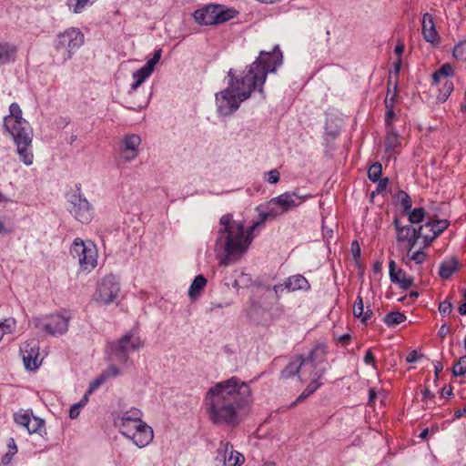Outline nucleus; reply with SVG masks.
I'll return each instance as SVG.
<instances>
[{
    "instance_id": "40",
    "label": "nucleus",
    "mask_w": 466,
    "mask_h": 466,
    "mask_svg": "<svg viewBox=\"0 0 466 466\" xmlns=\"http://www.w3.org/2000/svg\"><path fill=\"white\" fill-rule=\"evenodd\" d=\"M32 417H33V414H32V412H29V411H25L24 413L16 412L14 415V420H15V423H17L18 425L23 426L24 428L26 429V427H28L29 421Z\"/></svg>"
},
{
    "instance_id": "20",
    "label": "nucleus",
    "mask_w": 466,
    "mask_h": 466,
    "mask_svg": "<svg viewBox=\"0 0 466 466\" xmlns=\"http://www.w3.org/2000/svg\"><path fill=\"white\" fill-rule=\"evenodd\" d=\"M125 437L131 440L137 447L143 448L153 440V430L145 422L138 424L130 433Z\"/></svg>"
},
{
    "instance_id": "46",
    "label": "nucleus",
    "mask_w": 466,
    "mask_h": 466,
    "mask_svg": "<svg viewBox=\"0 0 466 466\" xmlns=\"http://www.w3.org/2000/svg\"><path fill=\"white\" fill-rule=\"evenodd\" d=\"M266 289L269 290V289H271V288L267 287ZM272 290L274 291L276 298L279 299L280 298L281 294L283 293V291L287 290L286 282H284L283 284H278V285L273 286Z\"/></svg>"
},
{
    "instance_id": "56",
    "label": "nucleus",
    "mask_w": 466,
    "mask_h": 466,
    "mask_svg": "<svg viewBox=\"0 0 466 466\" xmlns=\"http://www.w3.org/2000/svg\"><path fill=\"white\" fill-rule=\"evenodd\" d=\"M378 181H379V183H378V187H377V192L380 193V192L386 190L388 184H389L388 177L379 179Z\"/></svg>"
},
{
    "instance_id": "57",
    "label": "nucleus",
    "mask_w": 466,
    "mask_h": 466,
    "mask_svg": "<svg viewBox=\"0 0 466 466\" xmlns=\"http://www.w3.org/2000/svg\"><path fill=\"white\" fill-rule=\"evenodd\" d=\"M103 373H107L108 379H109L111 377L117 376L120 372H119V369L117 367L110 366L107 370H104Z\"/></svg>"
},
{
    "instance_id": "43",
    "label": "nucleus",
    "mask_w": 466,
    "mask_h": 466,
    "mask_svg": "<svg viewBox=\"0 0 466 466\" xmlns=\"http://www.w3.org/2000/svg\"><path fill=\"white\" fill-rule=\"evenodd\" d=\"M108 380L107 373H101L97 376L89 385L87 394L93 393L98 387L105 383Z\"/></svg>"
},
{
    "instance_id": "59",
    "label": "nucleus",
    "mask_w": 466,
    "mask_h": 466,
    "mask_svg": "<svg viewBox=\"0 0 466 466\" xmlns=\"http://www.w3.org/2000/svg\"><path fill=\"white\" fill-rule=\"evenodd\" d=\"M450 326L447 325V324H443L441 326V328L439 329L438 330V335L441 337V338H444L449 332H450Z\"/></svg>"
},
{
    "instance_id": "23",
    "label": "nucleus",
    "mask_w": 466,
    "mask_h": 466,
    "mask_svg": "<svg viewBox=\"0 0 466 466\" xmlns=\"http://www.w3.org/2000/svg\"><path fill=\"white\" fill-rule=\"evenodd\" d=\"M422 35L425 41L437 45L439 44V34L435 28L433 17L429 13H425L421 21Z\"/></svg>"
},
{
    "instance_id": "8",
    "label": "nucleus",
    "mask_w": 466,
    "mask_h": 466,
    "mask_svg": "<svg viewBox=\"0 0 466 466\" xmlns=\"http://www.w3.org/2000/svg\"><path fill=\"white\" fill-rule=\"evenodd\" d=\"M31 323L35 328L50 336L58 337L68 330L69 317L56 313L43 317H35Z\"/></svg>"
},
{
    "instance_id": "39",
    "label": "nucleus",
    "mask_w": 466,
    "mask_h": 466,
    "mask_svg": "<svg viewBox=\"0 0 466 466\" xmlns=\"http://www.w3.org/2000/svg\"><path fill=\"white\" fill-rule=\"evenodd\" d=\"M397 198L400 207L403 208L404 213L408 212L411 208V198L405 191H400L397 195Z\"/></svg>"
},
{
    "instance_id": "29",
    "label": "nucleus",
    "mask_w": 466,
    "mask_h": 466,
    "mask_svg": "<svg viewBox=\"0 0 466 466\" xmlns=\"http://www.w3.org/2000/svg\"><path fill=\"white\" fill-rule=\"evenodd\" d=\"M458 268V260L456 258H451L443 261L440 266L439 274L441 278L448 279L456 271Z\"/></svg>"
},
{
    "instance_id": "26",
    "label": "nucleus",
    "mask_w": 466,
    "mask_h": 466,
    "mask_svg": "<svg viewBox=\"0 0 466 466\" xmlns=\"http://www.w3.org/2000/svg\"><path fill=\"white\" fill-rule=\"evenodd\" d=\"M278 216V211L275 209L274 206L270 205V200L268 203V210L259 212V219L254 222L249 227V233H253L256 229L264 227V223L268 218L273 219Z\"/></svg>"
},
{
    "instance_id": "33",
    "label": "nucleus",
    "mask_w": 466,
    "mask_h": 466,
    "mask_svg": "<svg viewBox=\"0 0 466 466\" xmlns=\"http://www.w3.org/2000/svg\"><path fill=\"white\" fill-rule=\"evenodd\" d=\"M405 320H406V316L403 313L399 312V311L390 312L384 317V322L390 327H393L398 324H400V323L404 322Z\"/></svg>"
},
{
    "instance_id": "16",
    "label": "nucleus",
    "mask_w": 466,
    "mask_h": 466,
    "mask_svg": "<svg viewBox=\"0 0 466 466\" xmlns=\"http://www.w3.org/2000/svg\"><path fill=\"white\" fill-rule=\"evenodd\" d=\"M9 112L10 115L4 119V126L10 135L22 132V128L30 127L29 123L22 117V110L18 104L12 103Z\"/></svg>"
},
{
    "instance_id": "53",
    "label": "nucleus",
    "mask_w": 466,
    "mask_h": 466,
    "mask_svg": "<svg viewBox=\"0 0 466 466\" xmlns=\"http://www.w3.org/2000/svg\"><path fill=\"white\" fill-rule=\"evenodd\" d=\"M17 451L15 444H14V451H9L6 454H5L2 458V462L5 465H7L10 463L13 455Z\"/></svg>"
},
{
    "instance_id": "28",
    "label": "nucleus",
    "mask_w": 466,
    "mask_h": 466,
    "mask_svg": "<svg viewBox=\"0 0 466 466\" xmlns=\"http://www.w3.org/2000/svg\"><path fill=\"white\" fill-rule=\"evenodd\" d=\"M16 51V47L14 45L0 43V66L14 61Z\"/></svg>"
},
{
    "instance_id": "38",
    "label": "nucleus",
    "mask_w": 466,
    "mask_h": 466,
    "mask_svg": "<svg viewBox=\"0 0 466 466\" xmlns=\"http://www.w3.org/2000/svg\"><path fill=\"white\" fill-rule=\"evenodd\" d=\"M96 0H68V6L74 13L77 14L89 4H93Z\"/></svg>"
},
{
    "instance_id": "5",
    "label": "nucleus",
    "mask_w": 466,
    "mask_h": 466,
    "mask_svg": "<svg viewBox=\"0 0 466 466\" xmlns=\"http://www.w3.org/2000/svg\"><path fill=\"white\" fill-rule=\"evenodd\" d=\"M83 33L76 27H71L57 35L54 42V62L65 64L84 44Z\"/></svg>"
},
{
    "instance_id": "31",
    "label": "nucleus",
    "mask_w": 466,
    "mask_h": 466,
    "mask_svg": "<svg viewBox=\"0 0 466 466\" xmlns=\"http://www.w3.org/2000/svg\"><path fill=\"white\" fill-rule=\"evenodd\" d=\"M396 85L394 86V92L391 96V97L389 99V97L387 96L384 103H385V106L387 108V111H386V115H385V124H386V127L389 128V129H393L392 128V119L395 116L394 114V111H393V101H394V98L397 95V91H396Z\"/></svg>"
},
{
    "instance_id": "64",
    "label": "nucleus",
    "mask_w": 466,
    "mask_h": 466,
    "mask_svg": "<svg viewBox=\"0 0 466 466\" xmlns=\"http://www.w3.org/2000/svg\"><path fill=\"white\" fill-rule=\"evenodd\" d=\"M373 315V311L371 309H367L365 312H363L361 319L362 322H366L368 319H370Z\"/></svg>"
},
{
    "instance_id": "24",
    "label": "nucleus",
    "mask_w": 466,
    "mask_h": 466,
    "mask_svg": "<svg viewBox=\"0 0 466 466\" xmlns=\"http://www.w3.org/2000/svg\"><path fill=\"white\" fill-rule=\"evenodd\" d=\"M400 136L394 129H389L385 137V155L387 158L395 157L400 153Z\"/></svg>"
},
{
    "instance_id": "27",
    "label": "nucleus",
    "mask_w": 466,
    "mask_h": 466,
    "mask_svg": "<svg viewBox=\"0 0 466 466\" xmlns=\"http://www.w3.org/2000/svg\"><path fill=\"white\" fill-rule=\"evenodd\" d=\"M453 76V66L451 64L446 63L432 74V81L434 85L441 86L442 81L450 80L449 77H451Z\"/></svg>"
},
{
    "instance_id": "41",
    "label": "nucleus",
    "mask_w": 466,
    "mask_h": 466,
    "mask_svg": "<svg viewBox=\"0 0 466 466\" xmlns=\"http://www.w3.org/2000/svg\"><path fill=\"white\" fill-rule=\"evenodd\" d=\"M452 373L454 376H462L466 373V355L461 356L453 365Z\"/></svg>"
},
{
    "instance_id": "3",
    "label": "nucleus",
    "mask_w": 466,
    "mask_h": 466,
    "mask_svg": "<svg viewBox=\"0 0 466 466\" xmlns=\"http://www.w3.org/2000/svg\"><path fill=\"white\" fill-rule=\"evenodd\" d=\"M325 353V347L318 345L310 350L307 357L297 356L282 370L280 376L283 379L297 376L301 382L310 380L291 406L305 400L321 385L319 380L325 372V369L319 366L323 362Z\"/></svg>"
},
{
    "instance_id": "7",
    "label": "nucleus",
    "mask_w": 466,
    "mask_h": 466,
    "mask_svg": "<svg viewBox=\"0 0 466 466\" xmlns=\"http://www.w3.org/2000/svg\"><path fill=\"white\" fill-rule=\"evenodd\" d=\"M70 253L76 258L82 270L91 271L97 265V250L91 242H84L81 238L74 239L70 248Z\"/></svg>"
},
{
    "instance_id": "58",
    "label": "nucleus",
    "mask_w": 466,
    "mask_h": 466,
    "mask_svg": "<svg viewBox=\"0 0 466 466\" xmlns=\"http://www.w3.org/2000/svg\"><path fill=\"white\" fill-rule=\"evenodd\" d=\"M127 103L128 104V106H128L129 108H131V109H133V110H137H137H141V109H143L144 107H146V106H147V104H148V100H145L143 103H139V104H137V105H136V104H131V103H129V102H127Z\"/></svg>"
},
{
    "instance_id": "47",
    "label": "nucleus",
    "mask_w": 466,
    "mask_h": 466,
    "mask_svg": "<svg viewBox=\"0 0 466 466\" xmlns=\"http://www.w3.org/2000/svg\"><path fill=\"white\" fill-rule=\"evenodd\" d=\"M279 172L277 169H272L268 172V182L270 184H276L279 181Z\"/></svg>"
},
{
    "instance_id": "18",
    "label": "nucleus",
    "mask_w": 466,
    "mask_h": 466,
    "mask_svg": "<svg viewBox=\"0 0 466 466\" xmlns=\"http://www.w3.org/2000/svg\"><path fill=\"white\" fill-rule=\"evenodd\" d=\"M448 226L449 221L446 219L428 221L423 226H420L419 228L422 231V238L424 240L425 246L431 244L448 228Z\"/></svg>"
},
{
    "instance_id": "13",
    "label": "nucleus",
    "mask_w": 466,
    "mask_h": 466,
    "mask_svg": "<svg viewBox=\"0 0 466 466\" xmlns=\"http://www.w3.org/2000/svg\"><path fill=\"white\" fill-rule=\"evenodd\" d=\"M19 155L20 160L26 166H30L34 161V155L31 150L33 131L31 127L22 128V132L12 134Z\"/></svg>"
},
{
    "instance_id": "60",
    "label": "nucleus",
    "mask_w": 466,
    "mask_h": 466,
    "mask_svg": "<svg viewBox=\"0 0 466 466\" xmlns=\"http://www.w3.org/2000/svg\"><path fill=\"white\" fill-rule=\"evenodd\" d=\"M419 356H418V353L417 351L413 350L411 352H410L407 357H406V361L408 363H413V362H416L417 360H418Z\"/></svg>"
},
{
    "instance_id": "22",
    "label": "nucleus",
    "mask_w": 466,
    "mask_h": 466,
    "mask_svg": "<svg viewBox=\"0 0 466 466\" xmlns=\"http://www.w3.org/2000/svg\"><path fill=\"white\" fill-rule=\"evenodd\" d=\"M389 271L390 281L399 284L400 289L407 290L413 285V279L407 276L403 269L396 270V262L394 260H390Z\"/></svg>"
},
{
    "instance_id": "10",
    "label": "nucleus",
    "mask_w": 466,
    "mask_h": 466,
    "mask_svg": "<svg viewBox=\"0 0 466 466\" xmlns=\"http://www.w3.org/2000/svg\"><path fill=\"white\" fill-rule=\"evenodd\" d=\"M120 291V285L116 278L110 274L105 276L97 284L94 299L96 302L107 305L113 302Z\"/></svg>"
},
{
    "instance_id": "34",
    "label": "nucleus",
    "mask_w": 466,
    "mask_h": 466,
    "mask_svg": "<svg viewBox=\"0 0 466 466\" xmlns=\"http://www.w3.org/2000/svg\"><path fill=\"white\" fill-rule=\"evenodd\" d=\"M416 234H418V229L410 225H407L399 230V233L397 234V239L398 241L410 240V238H413Z\"/></svg>"
},
{
    "instance_id": "35",
    "label": "nucleus",
    "mask_w": 466,
    "mask_h": 466,
    "mask_svg": "<svg viewBox=\"0 0 466 466\" xmlns=\"http://www.w3.org/2000/svg\"><path fill=\"white\" fill-rule=\"evenodd\" d=\"M406 214L408 215L409 221L412 224H416L422 221L425 211L422 208H417L414 209L410 208Z\"/></svg>"
},
{
    "instance_id": "61",
    "label": "nucleus",
    "mask_w": 466,
    "mask_h": 466,
    "mask_svg": "<svg viewBox=\"0 0 466 466\" xmlns=\"http://www.w3.org/2000/svg\"><path fill=\"white\" fill-rule=\"evenodd\" d=\"M441 397H451L452 395V388L451 386H445L441 391Z\"/></svg>"
},
{
    "instance_id": "51",
    "label": "nucleus",
    "mask_w": 466,
    "mask_h": 466,
    "mask_svg": "<svg viewBox=\"0 0 466 466\" xmlns=\"http://www.w3.org/2000/svg\"><path fill=\"white\" fill-rule=\"evenodd\" d=\"M420 238H422V231L419 228L418 234H416L413 238H410V240H406L408 243L409 252L411 251V249L415 247L417 240Z\"/></svg>"
},
{
    "instance_id": "12",
    "label": "nucleus",
    "mask_w": 466,
    "mask_h": 466,
    "mask_svg": "<svg viewBox=\"0 0 466 466\" xmlns=\"http://www.w3.org/2000/svg\"><path fill=\"white\" fill-rule=\"evenodd\" d=\"M310 195H299L297 191H288L270 199V205L278 211V216H282L298 208Z\"/></svg>"
},
{
    "instance_id": "45",
    "label": "nucleus",
    "mask_w": 466,
    "mask_h": 466,
    "mask_svg": "<svg viewBox=\"0 0 466 466\" xmlns=\"http://www.w3.org/2000/svg\"><path fill=\"white\" fill-rule=\"evenodd\" d=\"M452 310V304L450 300L446 299L440 303L439 311L441 316H448Z\"/></svg>"
},
{
    "instance_id": "32",
    "label": "nucleus",
    "mask_w": 466,
    "mask_h": 466,
    "mask_svg": "<svg viewBox=\"0 0 466 466\" xmlns=\"http://www.w3.org/2000/svg\"><path fill=\"white\" fill-rule=\"evenodd\" d=\"M441 85L442 86L439 88V94L437 96V99L439 102L443 103L448 99V97L453 91L454 85H453L452 81H451V80L442 81V83Z\"/></svg>"
},
{
    "instance_id": "21",
    "label": "nucleus",
    "mask_w": 466,
    "mask_h": 466,
    "mask_svg": "<svg viewBox=\"0 0 466 466\" xmlns=\"http://www.w3.org/2000/svg\"><path fill=\"white\" fill-rule=\"evenodd\" d=\"M140 144L141 138L138 135L130 134L126 136L121 144L122 157L127 162L134 160L137 157Z\"/></svg>"
},
{
    "instance_id": "19",
    "label": "nucleus",
    "mask_w": 466,
    "mask_h": 466,
    "mask_svg": "<svg viewBox=\"0 0 466 466\" xmlns=\"http://www.w3.org/2000/svg\"><path fill=\"white\" fill-rule=\"evenodd\" d=\"M217 461L224 466H241L244 462V456L233 450V446L229 442L223 444V448L218 451Z\"/></svg>"
},
{
    "instance_id": "2",
    "label": "nucleus",
    "mask_w": 466,
    "mask_h": 466,
    "mask_svg": "<svg viewBox=\"0 0 466 466\" xmlns=\"http://www.w3.org/2000/svg\"><path fill=\"white\" fill-rule=\"evenodd\" d=\"M252 403L249 385L236 376L212 385L203 400L208 420L216 425L228 426L237 425L240 412Z\"/></svg>"
},
{
    "instance_id": "36",
    "label": "nucleus",
    "mask_w": 466,
    "mask_h": 466,
    "mask_svg": "<svg viewBox=\"0 0 466 466\" xmlns=\"http://www.w3.org/2000/svg\"><path fill=\"white\" fill-rule=\"evenodd\" d=\"M452 56L460 61H466V40L459 42L452 50Z\"/></svg>"
},
{
    "instance_id": "4",
    "label": "nucleus",
    "mask_w": 466,
    "mask_h": 466,
    "mask_svg": "<svg viewBox=\"0 0 466 466\" xmlns=\"http://www.w3.org/2000/svg\"><path fill=\"white\" fill-rule=\"evenodd\" d=\"M252 239L253 233H249V228L245 230L243 222L234 220L230 214L220 218L216 249L223 248L228 255L242 254L248 249Z\"/></svg>"
},
{
    "instance_id": "6",
    "label": "nucleus",
    "mask_w": 466,
    "mask_h": 466,
    "mask_svg": "<svg viewBox=\"0 0 466 466\" xmlns=\"http://www.w3.org/2000/svg\"><path fill=\"white\" fill-rule=\"evenodd\" d=\"M237 11L221 5H208L194 12L195 21L201 25H213L225 23L237 15Z\"/></svg>"
},
{
    "instance_id": "1",
    "label": "nucleus",
    "mask_w": 466,
    "mask_h": 466,
    "mask_svg": "<svg viewBox=\"0 0 466 466\" xmlns=\"http://www.w3.org/2000/svg\"><path fill=\"white\" fill-rule=\"evenodd\" d=\"M282 63V53L276 46L272 52L261 51L258 57L241 74L234 69L228 72V87L216 94L218 112L227 116L236 112L240 104L248 99L251 93H263L268 74L275 72Z\"/></svg>"
},
{
    "instance_id": "54",
    "label": "nucleus",
    "mask_w": 466,
    "mask_h": 466,
    "mask_svg": "<svg viewBox=\"0 0 466 466\" xmlns=\"http://www.w3.org/2000/svg\"><path fill=\"white\" fill-rule=\"evenodd\" d=\"M351 252L355 259L360 257V248L357 240L351 243Z\"/></svg>"
},
{
    "instance_id": "49",
    "label": "nucleus",
    "mask_w": 466,
    "mask_h": 466,
    "mask_svg": "<svg viewBox=\"0 0 466 466\" xmlns=\"http://www.w3.org/2000/svg\"><path fill=\"white\" fill-rule=\"evenodd\" d=\"M426 258V254L422 250H418L414 252L410 259L415 261L417 264H421Z\"/></svg>"
},
{
    "instance_id": "15",
    "label": "nucleus",
    "mask_w": 466,
    "mask_h": 466,
    "mask_svg": "<svg viewBox=\"0 0 466 466\" xmlns=\"http://www.w3.org/2000/svg\"><path fill=\"white\" fill-rule=\"evenodd\" d=\"M142 412L137 408H131L122 416L115 419V425L118 428L121 434L126 436L130 433L138 424H142Z\"/></svg>"
},
{
    "instance_id": "14",
    "label": "nucleus",
    "mask_w": 466,
    "mask_h": 466,
    "mask_svg": "<svg viewBox=\"0 0 466 466\" xmlns=\"http://www.w3.org/2000/svg\"><path fill=\"white\" fill-rule=\"evenodd\" d=\"M162 56V49L155 50L153 56L139 69L132 74L134 82L130 85L128 96H131L154 72L156 65Z\"/></svg>"
},
{
    "instance_id": "62",
    "label": "nucleus",
    "mask_w": 466,
    "mask_h": 466,
    "mask_svg": "<svg viewBox=\"0 0 466 466\" xmlns=\"http://www.w3.org/2000/svg\"><path fill=\"white\" fill-rule=\"evenodd\" d=\"M404 51V45L401 42H399L398 45L395 46L394 52L398 56V57H401L402 53Z\"/></svg>"
},
{
    "instance_id": "55",
    "label": "nucleus",
    "mask_w": 466,
    "mask_h": 466,
    "mask_svg": "<svg viewBox=\"0 0 466 466\" xmlns=\"http://www.w3.org/2000/svg\"><path fill=\"white\" fill-rule=\"evenodd\" d=\"M422 401L427 402L434 399L435 395L429 389L425 388L421 390Z\"/></svg>"
},
{
    "instance_id": "44",
    "label": "nucleus",
    "mask_w": 466,
    "mask_h": 466,
    "mask_svg": "<svg viewBox=\"0 0 466 466\" xmlns=\"http://www.w3.org/2000/svg\"><path fill=\"white\" fill-rule=\"evenodd\" d=\"M364 312V304L362 298L360 296H358V298L355 300L354 306H353V315L354 317L360 319Z\"/></svg>"
},
{
    "instance_id": "25",
    "label": "nucleus",
    "mask_w": 466,
    "mask_h": 466,
    "mask_svg": "<svg viewBox=\"0 0 466 466\" xmlns=\"http://www.w3.org/2000/svg\"><path fill=\"white\" fill-rule=\"evenodd\" d=\"M286 288L288 292H294L297 290H309L310 285L307 279L300 275H293L289 277L286 280Z\"/></svg>"
},
{
    "instance_id": "17",
    "label": "nucleus",
    "mask_w": 466,
    "mask_h": 466,
    "mask_svg": "<svg viewBox=\"0 0 466 466\" xmlns=\"http://www.w3.org/2000/svg\"><path fill=\"white\" fill-rule=\"evenodd\" d=\"M25 368L27 370H35L41 365L39 357V345L35 340L25 342L20 349Z\"/></svg>"
},
{
    "instance_id": "9",
    "label": "nucleus",
    "mask_w": 466,
    "mask_h": 466,
    "mask_svg": "<svg viewBox=\"0 0 466 466\" xmlns=\"http://www.w3.org/2000/svg\"><path fill=\"white\" fill-rule=\"evenodd\" d=\"M144 346L140 337L131 333L124 335L116 342L112 343L111 350L116 360L121 363H127L131 352L138 350Z\"/></svg>"
},
{
    "instance_id": "42",
    "label": "nucleus",
    "mask_w": 466,
    "mask_h": 466,
    "mask_svg": "<svg viewBox=\"0 0 466 466\" xmlns=\"http://www.w3.org/2000/svg\"><path fill=\"white\" fill-rule=\"evenodd\" d=\"M44 427V420L38 417L33 416L29 421L28 427H26V431L29 434L35 433Z\"/></svg>"
},
{
    "instance_id": "11",
    "label": "nucleus",
    "mask_w": 466,
    "mask_h": 466,
    "mask_svg": "<svg viewBox=\"0 0 466 466\" xmlns=\"http://www.w3.org/2000/svg\"><path fill=\"white\" fill-rule=\"evenodd\" d=\"M69 204V212L76 220L84 224H87L92 220V207L79 191L70 195Z\"/></svg>"
},
{
    "instance_id": "48",
    "label": "nucleus",
    "mask_w": 466,
    "mask_h": 466,
    "mask_svg": "<svg viewBox=\"0 0 466 466\" xmlns=\"http://www.w3.org/2000/svg\"><path fill=\"white\" fill-rule=\"evenodd\" d=\"M12 332L11 324L5 320V322H0V340L2 339L5 334H9Z\"/></svg>"
},
{
    "instance_id": "30",
    "label": "nucleus",
    "mask_w": 466,
    "mask_h": 466,
    "mask_svg": "<svg viewBox=\"0 0 466 466\" xmlns=\"http://www.w3.org/2000/svg\"><path fill=\"white\" fill-rule=\"evenodd\" d=\"M206 285L207 279L203 275H198L197 277H195L188 289L189 298L192 299H197L200 295L201 291L203 290Z\"/></svg>"
},
{
    "instance_id": "50",
    "label": "nucleus",
    "mask_w": 466,
    "mask_h": 466,
    "mask_svg": "<svg viewBox=\"0 0 466 466\" xmlns=\"http://www.w3.org/2000/svg\"><path fill=\"white\" fill-rule=\"evenodd\" d=\"M364 362L367 365H372L375 368L376 359L371 351V350H368L364 356Z\"/></svg>"
},
{
    "instance_id": "37",
    "label": "nucleus",
    "mask_w": 466,
    "mask_h": 466,
    "mask_svg": "<svg viewBox=\"0 0 466 466\" xmlns=\"http://www.w3.org/2000/svg\"><path fill=\"white\" fill-rule=\"evenodd\" d=\"M381 173H382L381 164L379 162H375L370 167V168L368 170V177H369L370 180H371L372 182H377L380 179Z\"/></svg>"
},
{
    "instance_id": "63",
    "label": "nucleus",
    "mask_w": 466,
    "mask_h": 466,
    "mask_svg": "<svg viewBox=\"0 0 466 466\" xmlns=\"http://www.w3.org/2000/svg\"><path fill=\"white\" fill-rule=\"evenodd\" d=\"M443 370V365L441 361L434 362V371L436 380H438L439 373Z\"/></svg>"
},
{
    "instance_id": "52",
    "label": "nucleus",
    "mask_w": 466,
    "mask_h": 466,
    "mask_svg": "<svg viewBox=\"0 0 466 466\" xmlns=\"http://www.w3.org/2000/svg\"><path fill=\"white\" fill-rule=\"evenodd\" d=\"M82 408H80L79 404H74L71 406L69 410V418L74 420L76 419L79 416L80 410Z\"/></svg>"
}]
</instances>
